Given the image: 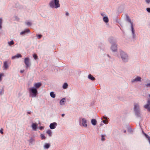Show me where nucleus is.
Masks as SVG:
<instances>
[{
    "instance_id": "obj_1",
    "label": "nucleus",
    "mask_w": 150,
    "mask_h": 150,
    "mask_svg": "<svg viewBox=\"0 0 150 150\" xmlns=\"http://www.w3.org/2000/svg\"><path fill=\"white\" fill-rule=\"evenodd\" d=\"M49 5L52 8H57L60 7L59 0H52L50 2Z\"/></svg>"
},
{
    "instance_id": "obj_2",
    "label": "nucleus",
    "mask_w": 150,
    "mask_h": 150,
    "mask_svg": "<svg viewBox=\"0 0 150 150\" xmlns=\"http://www.w3.org/2000/svg\"><path fill=\"white\" fill-rule=\"evenodd\" d=\"M134 108L136 115L138 117H139L140 116V113L139 104L137 103H135Z\"/></svg>"
},
{
    "instance_id": "obj_3",
    "label": "nucleus",
    "mask_w": 150,
    "mask_h": 150,
    "mask_svg": "<svg viewBox=\"0 0 150 150\" xmlns=\"http://www.w3.org/2000/svg\"><path fill=\"white\" fill-rule=\"evenodd\" d=\"M29 91L30 93H32V95L33 97L35 96L37 94V91L36 88H30L29 89Z\"/></svg>"
},
{
    "instance_id": "obj_4",
    "label": "nucleus",
    "mask_w": 150,
    "mask_h": 150,
    "mask_svg": "<svg viewBox=\"0 0 150 150\" xmlns=\"http://www.w3.org/2000/svg\"><path fill=\"white\" fill-rule=\"evenodd\" d=\"M120 54L122 59L124 61H127L128 57L127 55L122 51L120 52Z\"/></svg>"
},
{
    "instance_id": "obj_5",
    "label": "nucleus",
    "mask_w": 150,
    "mask_h": 150,
    "mask_svg": "<svg viewBox=\"0 0 150 150\" xmlns=\"http://www.w3.org/2000/svg\"><path fill=\"white\" fill-rule=\"evenodd\" d=\"M24 63L26 65V67L27 68L30 65L29 59L28 57L25 58L24 59Z\"/></svg>"
},
{
    "instance_id": "obj_6",
    "label": "nucleus",
    "mask_w": 150,
    "mask_h": 150,
    "mask_svg": "<svg viewBox=\"0 0 150 150\" xmlns=\"http://www.w3.org/2000/svg\"><path fill=\"white\" fill-rule=\"evenodd\" d=\"M144 108L150 112V100H148L147 104L144 106Z\"/></svg>"
},
{
    "instance_id": "obj_7",
    "label": "nucleus",
    "mask_w": 150,
    "mask_h": 150,
    "mask_svg": "<svg viewBox=\"0 0 150 150\" xmlns=\"http://www.w3.org/2000/svg\"><path fill=\"white\" fill-rule=\"evenodd\" d=\"M127 21L131 24L132 30V32L133 34L134 35V28H133V23L132 22L130 19L128 17H127Z\"/></svg>"
},
{
    "instance_id": "obj_8",
    "label": "nucleus",
    "mask_w": 150,
    "mask_h": 150,
    "mask_svg": "<svg viewBox=\"0 0 150 150\" xmlns=\"http://www.w3.org/2000/svg\"><path fill=\"white\" fill-rule=\"evenodd\" d=\"M57 125V124L55 122H53L51 123L50 126V128L52 129H53L55 128V126Z\"/></svg>"
},
{
    "instance_id": "obj_9",
    "label": "nucleus",
    "mask_w": 150,
    "mask_h": 150,
    "mask_svg": "<svg viewBox=\"0 0 150 150\" xmlns=\"http://www.w3.org/2000/svg\"><path fill=\"white\" fill-rule=\"evenodd\" d=\"M111 49L113 51H115L117 49V45L114 43L111 47Z\"/></svg>"
},
{
    "instance_id": "obj_10",
    "label": "nucleus",
    "mask_w": 150,
    "mask_h": 150,
    "mask_svg": "<svg viewBox=\"0 0 150 150\" xmlns=\"http://www.w3.org/2000/svg\"><path fill=\"white\" fill-rule=\"evenodd\" d=\"M82 125L84 127H86L87 126L86 120L84 118L82 119Z\"/></svg>"
},
{
    "instance_id": "obj_11",
    "label": "nucleus",
    "mask_w": 150,
    "mask_h": 150,
    "mask_svg": "<svg viewBox=\"0 0 150 150\" xmlns=\"http://www.w3.org/2000/svg\"><path fill=\"white\" fill-rule=\"evenodd\" d=\"M42 84L40 83H35L34 85V86L36 88H38L40 87L41 86Z\"/></svg>"
},
{
    "instance_id": "obj_12",
    "label": "nucleus",
    "mask_w": 150,
    "mask_h": 150,
    "mask_svg": "<svg viewBox=\"0 0 150 150\" xmlns=\"http://www.w3.org/2000/svg\"><path fill=\"white\" fill-rule=\"evenodd\" d=\"M141 78L140 77H136L135 79L133 80V81H132V82H134L135 81H140L141 80Z\"/></svg>"
},
{
    "instance_id": "obj_13",
    "label": "nucleus",
    "mask_w": 150,
    "mask_h": 150,
    "mask_svg": "<svg viewBox=\"0 0 150 150\" xmlns=\"http://www.w3.org/2000/svg\"><path fill=\"white\" fill-rule=\"evenodd\" d=\"M32 127L33 129L35 130L37 128V125L36 123H33L32 125Z\"/></svg>"
},
{
    "instance_id": "obj_14",
    "label": "nucleus",
    "mask_w": 150,
    "mask_h": 150,
    "mask_svg": "<svg viewBox=\"0 0 150 150\" xmlns=\"http://www.w3.org/2000/svg\"><path fill=\"white\" fill-rule=\"evenodd\" d=\"M30 32V30L29 29H26L24 31H22L21 33V35L25 34L26 33H28Z\"/></svg>"
},
{
    "instance_id": "obj_15",
    "label": "nucleus",
    "mask_w": 150,
    "mask_h": 150,
    "mask_svg": "<svg viewBox=\"0 0 150 150\" xmlns=\"http://www.w3.org/2000/svg\"><path fill=\"white\" fill-rule=\"evenodd\" d=\"M65 98H63L60 100V104L61 105H64L65 104Z\"/></svg>"
},
{
    "instance_id": "obj_16",
    "label": "nucleus",
    "mask_w": 150,
    "mask_h": 150,
    "mask_svg": "<svg viewBox=\"0 0 150 150\" xmlns=\"http://www.w3.org/2000/svg\"><path fill=\"white\" fill-rule=\"evenodd\" d=\"M88 78L89 79H90L93 81L95 80V78L90 74L88 75Z\"/></svg>"
},
{
    "instance_id": "obj_17",
    "label": "nucleus",
    "mask_w": 150,
    "mask_h": 150,
    "mask_svg": "<svg viewBox=\"0 0 150 150\" xmlns=\"http://www.w3.org/2000/svg\"><path fill=\"white\" fill-rule=\"evenodd\" d=\"M4 69H6L8 68V66L7 64V62L6 61L4 62Z\"/></svg>"
},
{
    "instance_id": "obj_18",
    "label": "nucleus",
    "mask_w": 150,
    "mask_h": 150,
    "mask_svg": "<svg viewBox=\"0 0 150 150\" xmlns=\"http://www.w3.org/2000/svg\"><path fill=\"white\" fill-rule=\"evenodd\" d=\"M91 122L92 124L93 125H95L96 124L97 121L96 120L94 119H93L91 120Z\"/></svg>"
},
{
    "instance_id": "obj_19",
    "label": "nucleus",
    "mask_w": 150,
    "mask_h": 150,
    "mask_svg": "<svg viewBox=\"0 0 150 150\" xmlns=\"http://www.w3.org/2000/svg\"><path fill=\"white\" fill-rule=\"evenodd\" d=\"M22 57V56H21V54H18L16 55H15V56L12 57V59H14L15 58H18L19 57Z\"/></svg>"
},
{
    "instance_id": "obj_20",
    "label": "nucleus",
    "mask_w": 150,
    "mask_h": 150,
    "mask_svg": "<svg viewBox=\"0 0 150 150\" xmlns=\"http://www.w3.org/2000/svg\"><path fill=\"white\" fill-rule=\"evenodd\" d=\"M47 133L49 135L50 137L52 135V133L51 130H48L47 132Z\"/></svg>"
},
{
    "instance_id": "obj_21",
    "label": "nucleus",
    "mask_w": 150,
    "mask_h": 150,
    "mask_svg": "<svg viewBox=\"0 0 150 150\" xmlns=\"http://www.w3.org/2000/svg\"><path fill=\"white\" fill-rule=\"evenodd\" d=\"M103 21L106 23H108V17H104L103 18Z\"/></svg>"
},
{
    "instance_id": "obj_22",
    "label": "nucleus",
    "mask_w": 150,
    "mask_h": 150,
    "mask_svg": "<svg viewBox=\"0 0 150 150\" xmlns=\"http://www.w3.org/2000/svg\"><path fill=\"white\" fill-rule=\"evenodd\" d=\"M68 86V84L67 83H64L63 86V87L64 89H66Z\"/></svg>"
},
{
    "instance_id": "obj_23",
    "label": "nucleus",
    "mask_w": 150,
    "mask_h": 150,
    "mask_svg": "<svg viewBox=\"0 0 150 150\" xmlns=\"http://www.w3.org/2000/svg\"><path fill=\"white\" fill-rule=\"evenodd\" d=\"M50 95L52 98H54L55 97V95L54 94L53 92H51L50 93Z\"/></svg>"
},
{
    "instance_id": "obj_24",
    "label": "nucleus",
    "mask_w": 150,
    "mask_h": 150,
    "mask_svg": "<svg viewBox=\"0 0 150 150\" xmlns=\"http://www.w3.org/2000/svg\"><path fill=\"white\" fill-rule=\"evenodd\" d=\"M8 43L9 45L11 46L12 45H13L14 42L13 40H12L10 42H8Z\"/></svg>"
},
{
    "instance_id": "obj_25",
    "label": "nucleus",
    "mask_w": 150,
    "mask_h": 150,
    "mask_svg": "<svg viewBox=\"0 0 150 150\" xmlns=\"http://www.w3.org/2000/svg\"><path fill=\"white\" fill-rule=\"evenodd\" d=\"M50 146V144H46L45 145V147L46 149L49 148Z\"/></svg>"
},
{
    "instance_id": "obj_26",
    "label": "nucleus",
    "mask_w": 150,
    "mask_h": 150,
    "mask_svg": "<svg viewBox=\"0 0 150 150\" xmlns=\"http://www.w3.org/2000/svg\"><path fill=\"white\" fill-rule=\"evenodd\" d=\"M33 57L35 59H37L38 58V57L37 54H33Z\"/></svg>"
},
{
    "instance_id": "obj_27",
    "label": "nucleus",
    "mask_w": 150,
    "mask_h": 150,
    "mask_svg": "<svg viewBox=\"0 0 150 150\" xmlns=\"http://www.w3.org/2000/svg\"><path fill=\"white\" fill-rule=\"evenodd\" d=\"M145 135L146 137L147 138L149 142L150 143V137H149L148 135H147L146 134H145Z\"/></svg>"
},
{
    "instance_id": "obj_28",
    "label": "nucleus",
    "mask_w": 150,
    "mask_h": 150,
    "mask_svg": "<svg viewBox=\"0 0 150 150\" xmlns=\"http://www.w3.org/2000/svg\"><path fill=\"white\" fill-rule=\"evenodd\" d=\"M103 122L105 124H107L108 123V119H105V120H103Z\"/></svg>"
},
{
    "instance_id": "obj_29",
    "label": "nucleus",
    "mask_w": 150,
    "mask_h": 150,
    "mask_svg": "<svg viewBox=\"0 0 150 150\" xmlns=\"http://www.w3.org/2000/svg\"><path fill=\"white\" fill-rule=\"evenodd\" d=\"M105 135H101V140L102 141H104L105 140Z\"/></svg>"
},
{
    "instance_id": "obj_30",
    "label": "nucleus",
    "mask_w": 150,
    "mask_h": 150,
    "mask_svg": "<svg viewBox=\"0 0 150 150\" xmlns=\"http://www.w3.org/2000/svg\"><path fill=\"white\" fill-rule=\"evenodd\" d=\"M40 136L42 139H44L46 138L45 137L43 134H41Z\"/></svg>"
},
{
    "instance_id": "obj_31",
    "label": "nucleus",
    "mask_w": 150,
    "mask_h": 150,
    "mask_svg": "<svg viewBox=\"0 0 150 150\" xmlns=\"http://www.w3.org/2000/svg\"><path fill=\"white\" fill-rule=\"evenodd\" d=\"M2 19L0 18V28L1 29L2 28Z\"/></svg>"
},
{
    "instance_id": "obj_32",
    "label": "nucleus",
    "mask_w": 150,
    "mask_h": 150,
    "mask_svg": "<svg viewBox=\"0 0 150 150\" xmlns=\"http://www.w3.org/2000/svg\"><path fill=\"white\" fill-rule=\"evenodd\" d=\"M4 74H0V81H1V77L2 76H3Z\"/></svg>"
},
{
    "instance_id": "obj_33",
    "label": "nucleus",
    "mask_w": 150,
    "mask_h": 150,
    "mask_svg": "<svg viewBox=\"0 0 150 150\" xmlns=\"http://www.w3.org/2000/svg\"><path fill=\"white\" fill-rule=\"evenodd\" d=\"M3 129L2 128H1L0 130V132L2 134H3L4 132H3Z\"/></svg>"
},
{
    "instance_id": "obj_34",
    "label": "nucleus",
    "mask_w": 150,
    "mask_h": 150,
    "mask_svg": "<svg viewBox=\"0 0 150 150\" xmlns=\"http://www.w3.org/2000/svg\"><path fill=\"white\" fill-rule=\"evenodd\" d=\"M147 11L149 13H150V8H146Z\"/></svg>"
},
{
    "instance_id": "obj_35",
    "label": "nucleus",
    "mask_w": 150,
    "mask_h": 150,
    "mask_svg": "<svg viewBox=\"0 0 150 150\" xmlns=\"http://www.w3.org/2000/svg\"><path fill=\"white\" fill-rule=\"evenodd\" d=\"M42 35H38V39H40L42 37Z\"/></svg>"
},
{
    "instance_id": "obj_36",
    "label": "nucleus",
    "mask_w": 150,
    "mask_h": 150,
    "mask_svg": "<svg viewBox=\"0 0 150 150\" xmlns=\"http://www.w3.org/2000/svg\"><path fill=\"white\" fill-rule=\"evenodd\" d=\"M26 24L28 25H31V23L30 22H27Z\"/></svg>"
},
{
    "instance_id": "obj_37",
    "label": "nucleus",
    "mask_w": 150,
    "mask_h": 150,
    "mask_svg": "<svg viewBox=\"0 0 150 150\" xmlns=\"http://www.w3.org/2000/svg\"><path fill=\"white\" fill-rule=\"evenodd\" d=\"M146 86L147 87H150V83L146 84Z\"/></svg>"
},
{
    "instance_id": "obj_38",
    "label": "nucleus",
    "mask_w": 150,
    "mask_h": 150,
    "mask_svg": "<svg viewBox=\"0 0 150 150\" xmlns=\"http://www.w3.org/2000/svg\"><path fill=\"white\" fill-rule=\"evenodd\" d=\"M146 2L147 3H149L150 2V0H146Z\"/></svg>"
},
{
    "instance_id": "obj_39",
    "label": "nucleus",
    "mask_w": 150,
    "mask_h": 150,
    "mask_svg": "<svg viewBox=\"0 0 150 150\" xmlns=\"http://www.w3.org/2000/svg\"><path fill=\"white\" fill-rule=\"evenodd\" d=\"M43 128H43V127H42V126L40 127V130H41V129H43Z\"/></svg>"
},
{
    "instance_id": "obj_40",
    "label": "nucleus",
    "mask_w": 150,
    "mask_h": 150,
    "mask_svg": "<svg viewBox=\"0 0 150 150\" xmlns=\"http://www.w3.org/2000/svg\"><path fill=\"white\" fill-rule=\"evenodd\" d=\"M103 118L104 119H107V118L106 117H105V116H103Z\"/></svg>"
},
{
    "instance_id": "obj_41",
    "label": "nucleus",
    "mask_w": 150,
    "mask_h": 150,
    "mask_svg": "<svg viewBox=\"0 0 150 150\" xmlns=\"http://www.w3.org/2000/svg\"><path fill=\"white\" fill-rule=\"evenodd\" d=\"M66 16H68L69 15V13L68 12H67L66 13Z\"/></svg>"
},
{
    "instance_id": "obj_42",
    "label": "nucleus",
    "mask_w": 150,
    "mask_h": 150,
    "mask_svg": "<svg viewBox=\"0 0 150 150\" xmlns=\"http://www.w3.org/2000/svg\"><path fill=\"white\" fill-rule=\"evenodd\" d=\"M24 71V70H21V73H23V72Z\"/></svg>"
},
{
    "instance_id": "obj_43",
    "label": "nucleus",
    "mask_w": 150,
    "mask_h": 150,
    "mask_svg": "<svg viewBox=\"0 0 150 150\" xmlns=\"http://www.w3.org/2000/svg\"><path fill=\"white\" fill-rule=\"evenodd\" d=\"M65 115V114H62V117H63Z\"/></svg>"
},
{
    "instance_id": "obj_44",
    "label": "nucleus",
    "mask_w": 150,
    "mask_h": 150,
    "mask_svg": "<svg viewBox=\"0 0 150 150\" xmlns=\"http://www.w3.org/2000/svg\"><path fill=\"white\" fill-rule=\"evenodd\" d=\"M27 113H28V114H30V113H31V112H27Z\"/></svg>"
},
{
    "instance_id": "obj_45",
    "label": "nucleus",
    "mask_w": 150,
    "mask_h": 150,
    "mask_svg": "<svg viewBox=\"0 0 150 150\" xmlns=\"http://www.w3.org/2000/svg\"><path fill=\"white\" fill-rule=\"evenodd\" d=\"M126 132V131L125 130L124 131V133H125Z\"/></svg>"
},
{
    "instance_id": "obj_46",
    "label": "nucleus",
    "mask_w": 150,
    "mask_h": 150,
    "mask_svg": "<svg viewBox=\"0 0 150 150\" xmlns=\"http://www.w3.org/2000/svg\"><path fill=\"white\" fill-rule=\"evenodd\" d=\"M149 96L150 97V94L149 95Z\"/></svg>"
}]
</instances>
